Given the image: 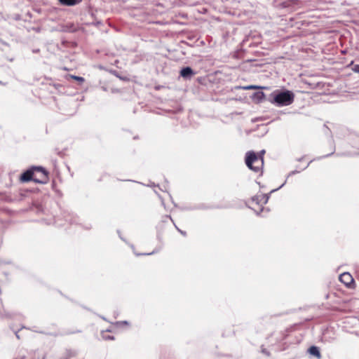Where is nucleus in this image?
Instances as JSON below:
<instances>
[{"label": "nucleus", "mask_w": 359, "mask_h": 359, "mask_svg": "<svg viewBox=\"0 0 359 359\" xmlns=\"http://www.w3.org/2000/svg\"><path fill=\"white\" fill-rule=\"evenodd\" d=\"M306 83H307V84H309V85L311 86V88H310L311 89H315V88H316V87H315V86H313V84H312V83H307V82H306Z\"/></svg>", "instance_id": "nucleus-63"}, {"label": "nucleus", "mask_w": 359, "mask_h": 359, "mask_svg": "<svg viewBox=\"0 0 359 359\" xmlns=\"http://www.w3.org/2000/svg\"><path fill=\"white\" fill-rule=\"evenodd\" d=\"M326 332H327V330H324L323 331V337L320 338V341L322 342H327V341H328L330 343L332 342L335 339V338L334 337H329V338H327L325 336L326 335Z\"/></svg>", "instance_id": "nucleus-27"}, {"label": "nucleus", "mask_w": 359, "mask_h": 359, "mask_svg": "<svg viewBox=\"0 0 359 359\" xmlns=\"http://www.w3.org/2000/svg\"><path fill=\"white\" fill-rule=\"evenodd\" d=\"M211 81V86L212 87L214 84H217L219 83V79H217L214 75H213V79H210Z\"/></svg>", "instance_id": "nucleus-44"}, {"label": "nucleus", "mask_w": 359, "mask_h": 359, "mask_svg": "<svg viewBox=\"0 0 359 359\" xmlns=\"http://www.w3.org/2000/svg\"><path fill=\"white\" fill-rule=\"evenodd\" d=\"M116 233H117V234H118V236L119 238H120L122 241H123L125 243H128V241H127V239H126L125 237H123V236H122V234H121V230H120V229H117V230H116Z\"/></svg>", "instance_id": "nucleus-32"}, {"label": "nucleus", "mask_w": 359, "mask_h": 359, "mask_svg": "<svg viewBox=\"0 0 359 359\" xmlns=\"http://www.w3.org/2000/svg\"><path fill=\"white\" fill-rule=\"evenodd\" d=\"M60 6L66 7H74L81 4L83 0H57Z\"/></svg>", "instance_id": "nucleus-15"}, {"label": "nucleus", "mask_w": 359, "mask_h": 359, "mask_svg": "<svg viewBox=\"0 0 359 359\" xmlns=\"http://www.w3.org/2000/svg\"><path fill=\"white\" fill-rule=\"evenodd\" d=\"M32 52H33L34 53H39V52H40V49H39V48L33 49V50H32Z\"/></svg>", "instance_id": "nucleus-59"}, {"label": "nucleus", "mask_w": 359, "mask_h": 359, "mask_svg": "<svg viewBox=\"0 0 359 359\" xmlns=\"http://www.w3.org/2000/svg\"><path fill=\"white\" fill-rule=\"evenodd\" d=\"M32 168L34 169V173L40 172L42 174L43 177H50V172L46 167L41 165H32Z\"/></svg>", "instance_id": "nucleus-16"}, {"label": "nucleus", "mask_w": 359, "mask_h": 359, "mask_svg": "<svg viewBox=\"0 0 359 359\" xmlns=\"http://www.w3.org/2000/svg\"><path fill=\"white\" fill-rule=\"evenodd\" d=\"M109 72L112 75L115 76L116 78H118L121 81L128 82L130 81V79L128 75H121V74L116 69H109Z\"/></svg>", "instance_id": "nucleus-17"}, {"label": "nucleus", "mask_w": 359, "mask_h": 359, "mask_svg": "<svg viewBox=\"0 0 359 359\" xmlns=\"http://www.w3.org/2000/svg\"><path fill=\"white\" fill-rule=\"evenodd\" d=\"M257 154L254 150L248 151L245 154V163L248 168H250L252 164L257 162Z\"/></svg>", "instance_id": "nucleus-11"}, {"label": "nucleus", "mask_w": 359, "mask_h": 359, "mask_svg": "<svg viewBox=\"0 0 359 359\" xmlns=\"http://www.w3.org/2000/svg\"><path fill=\"white\" fill-rule=\"evenodd\" d=\"M352 70L355 73L359 74V64H355L353 66Z\"/></svg>", "instance_id": "nucleus-43"}, {"label": "nucleus", "mask_w": 359, "mask_h": 359, "mask_svg": "<svg viewBox=\"0 0 359 359\" xmlns=\"http://www.w3.org/2000/svg\"><path fill=\"white\" fill-rule=\"evenodd\" d=\"M246 207L251 209V210H253L255 213L256 214L257 216H259V217H261L262 216V212L261 211L259 210H256L255 209H253L252 208H251L250 206H249L248 204H246Z\"/></svg>", "instance_id": "nucleus-42"}, {"label": "nucleus", "mask_w": 359, "mask_h": 359, "mask_svg": "<svg viewBox=\"0 0 359 359\" xmlns=\"http://www.w3.org/2000/svg\"><path fill=\"white\" fill-rule=\"evenodd\" d=\"M60 294L62 296H63V297H65V298H67V299H69V301H71L72 302L76 303V302H75L74 299H70V298H69V297H68L67 296L65 295V294H64L61 291H60Z\"/></svg>", "instance_id": "nucleus-50"}, {"label": "nucleus", "mask_w": 359, "mask_h": 359, "mask_svg": "<svg viewBox=\"0 0 359 359\" xmlns=\"http://www.w3.org/2000/svg\"><path fill=\"white\" fill-rule=\"evenodd\" d=\"M102 338L105 341H114L115 340V337L114 335L107 334L106 331L101 332Z\"/></svg>", "instance_id": "nucleus-24"}, {"label": "nucleus", "mask_w": 359, "mask_h": 359, "mask_svg": "<svg viewBox=\"0 0 359 359\" xmlns=\"http://www.w3.org/2000/svg\"><path fill=\"white\" fill-rule=\"evenodd\" d=\"M259 210L261 211V212H264L265 210V207H264L263 205H261Z\"/></svg>", "instance_id": "nucleus-62"}, {"label": "nucleus", "mask_w": 359, "mask_h": 359, "mask_svg": "<svg viewBox=\"0 0 359 359\" xmlns=\"http://www.w3.org/2000/svg\"><path fill=\"white\" fill-rule=\"evenodd\" d=\"M181 43L186 44L187 46H192V45L189 44L188 42L185 41H181Z\"/></svg>", "instance_id": "nucleus-61"}, {"label": "nucleus", "mask_w": 359, "mask_h": 359, "mask_svg": "<svg viewBox=\"0 0 359 359\" xmlns=\"http://www.w3.org/2000/svg\"><path fill=\"white\" fill-rule=\"evenodd\" d=\"M207 81V79L205 78V76H199L196 79V81L199 84L201 85L204 81Z\"/></svg>", "instance_id": "nucleus-38"}, {"label": "nucleus", "mask_w": 359, "mask_h": 359, "mask_svg": "<svg viewBox=\"0 0 359 359\" xmlns=\"http://www.w3.org/2000/svg\"><path fill=\"white\" fill-rule=\"evenodd\" d=\"M51 187H52L53 190H54L57 194V195H59L60 196L62 195V191L56 189L57 182H55V180L52 181Z\"/></svg>", "instance_id": "nucleus-30"}, {"label": "nucleus", "mask_w": 359, "mask_h": 359, "mask_svg": "<svg viewBox=\"0 0 359 359\" xmlns=\"http://www.w3.org/2000/svg\"><path fill=\"white\" fill-rule=\"evenodd\" d=\"M339 280L348 289H353L355 287V281L348 272H344L340 274Z\"/></svg>", "instance_id": "nucleus-9"}, {"label": "nucleus", "mask_w": 359, "mask_h": 359, "mask_svg": "<svg viewBox=\"0 0 359 359\" xmlns=\"http://www.w3.org/2000/svg\"><path fill=\"white\" fill-rule=\"evenodd\" d=\"M323 127L325 128V130L324 131L325 134L329 137H330V147H331V152L327 154H325V155H323V156H317L316 158H314L313 159L311 160L308 163L307 165L303 168L301 170H297V169H295L294 170H292L290 171L287 175V177H286V181L287 180L288 177H291V176H293L294 175H297L298 173H299L301 171H303L304 170H306L309 166V165L315 161H320L323 158H328V157H330L332 156V154L334 153V151L336 150V147H335V144H334V139H333V135H332V131L327 126L326 124H324L323 125Z\"/></svg>", "instance_id": "nucleus-2"}, {"label": "nucleus", "mask_w": 359, "mask_h": 359, "mask_svg": "<svg viewBox=\"0 0 359 359\" xmlns=\"http://www.w3.org/2000/svg\"><path fill=\"white\" fill-rule=\"evenodd\" d=\"M19 331H20V330H17V331L13 330V332H14V333H15V337H16L18 339L20 338V335H19V334H18Z\"/></svg>", "instance_id": "nucleus-54"}, {"label": "nucleus", "mask_w": 359, "mask_h": 359, "mask_svg": "<svg viewBox=\"0 0 359 359\" xmlns=\"http://www.w3.org/2000/svg\"><path fill=\"white\" fill-rule=\"evenodd\" d=\"M299 310H301V308L292 309L287 310V311H283V312L274 313L271 316L272 317H280V316H283L284 315H288V314H290V313H295V312H297V311H299Z\"/></svg>", "instance_id": "nucleus-19"}, {"label": "nucleus", "mask_w": 359, "mask_h": 359, "mask_svg": "<svg viewBox=\"0 0 359 359\" xmlns=\"http://www.w3.org/2000/svg\"><path fill=\"white\" fill-rule=\"evenodd\" d=\"M154 193L157 195L159 200H161V205L163 206V208L165 209H166L165 201H164V198H163V196L156 190H154Z\"/></svg>", "instance_id": "nucleus-31"}, {"label": "nucleus", "mask_w": 359, "mask_h": 359, "mask_svg": "<svg viewBox=\"0 0 359 359\" xmlns=\"http://www.w3.org/2000/svg\"><path fill=\"white\" fill-rule=\"evenodd\" d=\"M334 154H335V156H338V157L344 156H346L347 155L346 153H344V152H343V153H335L334 152L332 155H334Z\"/></svg>", "instance_id": "nucleus-49"}, {"label": "nucleus", "mask_w": 359, "mask_h": 359, "mask_svg": "<svg viewBox=\"0 0 359 359\" xmlns=\"http://www.w3.org/2000/svg\"><path fill=\"white\" fill-rule=\"evenodd\" d=\"M261 352L263 354L266 355V356H270L271 355L269 351L267 348H264V346H262L261 347Z\"/></svg>", "instance_id": "nucleus-39"}, {"label": "nucleus", "mask_w": 359, "mask_h": 359, "mask_svg": "<svg viewBox=\"0 0 359 359\" xmlns=\"http://www.w3.org/2000/svg\"><path fill=\"white\" fill-rule=\"evenodd\" d=\"M222 207L219 205L208 204L205 203H200L195 204L196 210H208L213 209H220Z\"/></svg>", "instance_id": "nucleus-12"}, {"label": "nucleus", "mask_w": 359, "mask_h": 359, "mask_svg": "<svg viewBox=\"0 0 359 359\" xmlns=\"http://www.w3.org/2000/svg\"><path fill=\"white\" fill-rule=\"evenodd\" d=\"M159 228H160V226H157V234H156V238H157V239H158L160 242H161V241H162V239H163V233H162V232H161V231H160Z\"/></svg>", "instance_id": "nucleus-35"}, {"label": "nucleus", "mask_w": 359, "mask_h": 359, "mask_svg": "<svg viewBox=\"0 0 359 359\" xmlns=\"http://www.w3.org/2000/svg\"><path fill=\"white\" fill-rule=\"evenodd\" d=\"M285 184H286V180H285L283 184H281L278 188L271 190L267 194H262V200L263 201V204L266 205L269 202L271 194L275 193L277 191H278L279 189H282L285 185Z\"/></svg>", "instance_id": "nucleus-14"}, {"label": "nucleus", "mask_w": 359, "mask_h": 359, "mask_svg": "<svg viewBox=\"0 0 359 359\" xmlns=\"http://www.w3.org/2000/svg\"><path fill=\"white\" fill-rule=\"evenodd\" d=\"M264 89L269 90V87L260 86V88H257L255 92L249 95L255 104H260L266 100L268 101V95L264 93Z\"/></svg>", "instance_id": "nucleus-4"}, {"label": "nucleus", "mask_w": 359, "mask_h": 359, "mask_svg": "<svg viewBox=\"0 0 359 359\" xmlns=\"http://www.w3.org/2000/svg\"><path fill=\"white\" fill-rule=\"evenodd\" d=\"M250 168H248V169H250V170L255 172H260V174H259V176L262 175H263V169H264V165H262V164L261 163L260 165H254L253 164L252 165V166H250Z\"/></svg>", "instance_id": "nucleus-20"}, {"label": "nucleus", "mask_w": 359, "mask_h": 359, "mask_svg": "<svg viewBox=\"0 0 359 359\" xmlns=\"http://www.w3.org/2000/svg\"><path fill=\"white\" fill-rule=\"evenodd\" d=\"M147 186L150 187H158L161 191H164V190L160 187L158 184H155L154 182H150V184H148Z\"/></svg>", "instance_id": "nucleus-41"}, {"label": "nucleus", "mask_w": 359, "mask_h": 359, "mask_svg": "<svg viewBox=\"0 0 359 359\" xmlns=\"http://www.w3.org/2000/svg\"><path fill=\"white\" fill-rule=\"evenodd\" d=\"M305 156H305V155H304V156H301V157H299V158H297L296 159V161H298V162H302V161H303V160L304 159Z\"/></svg>", "instance_id": "nucleus-52"}, {"label": "nucleus", "mask_w": 359, "mask_h": 359, "mask_svg": "<svg viewBox=\"0 0 359 359\" xmlns=\"http://www.w3.org/2000/svg\"><path fill=\"white\" fill-rule=\"evenodd\" d=\"M260 88V86L259 85H255V84H250V85H247V86H236V88H241L243 90H256L257 88Z\"/></svg>", "instance_id": "nucleus-23"}, {"label": "nucleus", "mask_w": 359, "mask_h": 359, "mask_svg": "<svg viewBox=\"0 0 359 359\" xmlns=\"http://www.w3.org/2000/svg\"><path fill=\"white\" fill-rule=\"evenodd\" d=\"M62 32L74 33L76 32V28L73 23H69L62 27L60 29Z\"/></svg>", "instance_id": "nucleus-18"}, {"label": "nucleus", "mask_w": 359, "mask_h": 359, "mask_svg": "<svg viewBox=\"0 0 359 359\" xmlns=\"http://www.w3.org/2000/svg\"><path fill=\"white\" fill-rule=\"evenodd\" d=\"M266 153L265 149H262L258 152H256L257 154L258 160L261 161L262 165L264 164V154Z\"/></svg>", "instance_id": "nucleus-25"}, {"label": "nucleus", "mask_w": 359, "mask_h": 359, "mask_svg": "<svg viewBox=\"0 0 359 359\" xmlns=\"http://www.w3.org/2000/svg\"><path fill=\"white\" fill-rule=\"evenodd\" d=\"M80 306H81L83 309H86V310H87V311H91V309H90V308H88V307H87V306H84V305L81 304Z\"/></svg>", "instance_id": "nucleus-56"}, {"label": "nucleus", "mask_w": 359, "mask_h": 359, "mask_svg": "<svg viewBox=\"0 0 359 359\" xmlns=\"http://www.w3.org/2000/svg\"><path fill=\"white\" fill-rule=\"evenodd\" d=\"M167 219H170L172 222L173 224L175 223L172 217L169 215H166L164 216V219L162 220V222L163 223L166 222Z\"/></svg>", "instance_id": "nucleus-45"}, {"label": "nucleus", "mask_w": 359, "mask_h": 359, "mask_svg": "<svg viewBox=\"0 0 359 359\" xmlns=\"http://www.w3.org/2000/svg\"><path fill=\"white\" fill-rule=\"evenodd\" d=\"M162 88H163V86L157 85V86H155V88H155V90H161Z\"/></svg>", "instance_id": "nucleus-55"}, {"label": "nucleus", "mask_w": 359, "mask_h": 359, "mask_svg": "<svg viewBox=\"0 0 359 359\" xmlns=\"http://www.w3.org/2000/svg\"><path fill=\"white\" fill-rule=\"evenodd\" d=\"M250 200L255 202L256 204L259 205L261 200L259 198V196L255 195L251 197Z\"/></svg>", "instance_id": "nucleus-34"}, {"label": "nucleus", "mask_w": 359, "mask_h": 359, "mask_svg": "<svg viewBox=\"0 0 359 359\" xmlns=\"http://www.w3.org/2000/svg\"><path fill=\"white\" fill-rule=\"evenodd\" d=\"M39 191V189L38 188H19L11 191L8 201L12 202L21 201L29 198L31 194Z\"/></svg>", "instance_id": "nucleus-3"}, {"label": "nucleus", "mask_w": 359, "mask_h": 359, "mask_svg": "<svg viewBox=\"0 0 359 359\" xmlns=\"http://www.w3.org/2000/svg\"><path fill=\"white\" fill-rule=\"evenodd\" d=\"M34 175V171L32 165H29L19 175L18 180L21 184H26L32 182Z\"/></svg>", "instance_id": "nucleus-8"}, {"label": "nucleus", "mask_w": 359, "mask_h": 359, "mask_svg": "<svg viewBox=\"0 0 359 359\" xmlns=\"http://www.w3.org/2000/svg\"><path fill=\"white\" fill-rule=\"evenodd\" d=\"M299 0H274L273 5L280 9H294L299 6Z\"/></svg>", "instance_id": "nucleus-6"}, {"label": "nucleus", "mask_w": 359, "mask_h": 359, "mask_svg": "<svg viewBox=\"0 0 359 359\" xmlns=\"http://www.w3.org/2000/svg\"><path fill=\"white\" fill-rule=\"evenodd\" d=\"M132 250H133V253L137 256V257H140V256H149V255H154L157 252H158L161 250V247H159V248H156L152 252H142V253H138L135 251V245L133 244V243H130L128 241V243H126Z\"/></svg>", "instance_id": "nucleus-13"}, {"label": "nucleus", "mask_w": 359, "mask_h": 359, "mask_svg": "<svg viewBox=\"0 0 359 359\" xmlns=\"http://www.w3.org/2000/svg\"><path fill=\"white\" fill-rule=\"evenodd\" d=\"M86 12L90 16L93 20L91 22H86V25L98 27L103 25L102 21L101 20L97 19V8H95L93 6L88 4L86 7Z\"/></svg>", "instance_id": "nucleus-5"}, {"label": "nucleus", "mask_w": 359, "mask_h": 359, "mask_svg": "<svg viewBox=\"0 0 359 359\" xmlns=\"http://www.w3.org/2000/svg\"><path fill=\"white\" fill-rule=\"evenodd\" d=\"M119 92V89L118 88H111V93H118Z\"/></svg>", "instance_id": "nucleus-57"}, {"label": "nucleus", "mask_w": 359, "mask_h": 359, "mask_svg": "<svg viewBox=\"0 0 359 359\" xmlns=\"http://www.w3.org/2000/svg\"><path fill=\"white\" fill-rule=\"evenodd\" d=\"M94 313L96 314L97 316H99L101 319H102L105 321H108L107 319L104 316L100 315V314H97L96 313Z\"/></svg>", "instance_id": "nucleus-53"}, {"label": "nucleus", "mask_w": 359, "mask_h": 359, "mask_svg": "<svg viewBox=\"0 0 359 359\" xmlns=\"http://www.w3.org/2000/svg\"><path fill=\"white\" fill-rule=\"evenodd\" d=\"M306 354L310 359H321L320 348L315 344L310 345L306 349Z\"/></svg>", "instance_id": "nucleus-10"}, {"label": "nucleus", "mask_w": 359, "mask_h": 359, "mask_svg": "<svg viewBox=\"0 0 359 359\" xmlns=\"http://www.w3.org/2000/svg\"><path fill=\"white\" fill-rule=\"evenodd\" d=\"M50 177H43L41 179L33 177V180L32 182H34L36 184H46L49 182Z\"/></svg>", "instance_id": "nucleus-22"}, {"label": "nucleus", "mask_w": 359, "mask_h": 359, "mask_svg": "<svg viewBox=\"0 0 359 359\" xmlns=\"http://www.w3.org/2000/svg\"><path fill=\"white\" fill-rule=\"evenodd\" d=\"M98 68H99L100 69H101V70H104V71H107V72H109V69H108L107 67H104V66H103V65H98Z\"/></svg>", "instance_id": "nucleus-48"}, {"label": "nucleus", "mask_w": 359, "mask_h": 359, "mask_svg": "<svg viewBox=\"0 0 359 359\" xmlns=\"http://www.w3.org/2000/svg\"><path fill=\"white\" fill-rule=\"evenodd\" d=\"M57 150V154L61 157V158H63L65 155H66V150L67 149H64L62 150Z\"/></svg>", "instance_id": "nucleus-36"}, {"label": "nucleus", "mask_w": 359, "mask_h": 359, "mask_svg": "<svg viewBox=\"0 0 359 359\" xmlns=\"http://www.w3.org/2000/svg\"><path fill=\"white\" fill-rule=\"evenodd\" d=\"M180 209L182 211H194L196 210L195 204L180 207Z\"/></svg>", "instance_id": "nucleus-29"}, {"label": "nucleus", "mask_w": 359, "mask_h": 359, "mask_svg": "<svg viewBox=\"0 0 359 359\" xmlns=\"http://www.w3.org/2000/svg\"><path fill=\"white\" fill-rule=\"evenodd\" d=\"M280 351H285L287 348H288V345L287 344L286 342H284L281 345H280Z\"/></svg>", "instance_id": "nucleus-46"}, {"label": "nucleus", "mask_w": 359, "mask_h": 359, "mask_svg": "<svg viewBox=\"0 0 359 359\" xmlns=\"http://www.w3.org/2000/svg\"><path fill=\"white\" fill-rule=\"evenodd\" d=\"M175 227L177 229V231L183 236L186 237L187 236V231H183L180 229L175 223H174Z\"/></svg>", "instance_id": "nucleus-37"}, {"label": "nucleus", "mask_w": 359, "mask_h": 359, "mask_svg": "<svg viewBox=\"0 0 359 359\" xmlns=\"http://www.w3.org/2000/svg\"><path fill=\"white\" fill-rule=\"evenodd\" d=\"M168 195H169V197H170V201H171L172 203L173 204V205H174L175 208H178L179 206H178L177 203H176L175 202V201L173 200V198H172V197L171 194H170V193H168Z\"/></svg>", "instance_id": "nucleus-47"}, {"label": "nucleus", "mask_w": 359, "mask_h": 359, "mask_svg": "<svg viewBox=\"0 0 359 359\" xmlns=\"http://www.w3.org/2000/svg\"><path fill=\"white\" fill-rule=\"evenodd\" d=\"M294 91L285 86L280 87L268 95V101L278 107L291 105L294 102Z\"/></svg>", "instance_id": "nucleus-1"}, {"label": "nucleus", "mask_w": 359, "mask_h": 359, "mask_svg": "<svg viewBox=\"0 0 359 359\" xmlns=\"http://www.w3.org/2000/svg\"><path fill=\"white\" fill-rule=\"evenodd\" d=\"M205 78L207 79V81H204L202 86H206L207 88H212L210 79H213V75L208 74L207 76H205Z\"/></svg>", "instance_id": "nucleus-26"}, {"label": "nucleus", "mask_w": 359, "mask_h": 359, "mask_svg": "<svg viewBox=\"0 0 359 359\" xmlns=\"http://www.w3.org/2000/svg\"><path fill=\"white\" fill-rule=\"evenodd\" d=\"M113 324L116 327H121V326H128L130 325L129 321L128 320H119L116 321L115 323H113Z\"/></svg>", "instance_id": "nucleus-28"}, {"label": "nucleus", "mask_w": 359, "mask_h": 359, "mask_svg": "<svg viewBox=\"0 0 359 359\" xmlns=\"http://www.w3.org/2000/svg\"><path fill=\"white\" fill-rule=\"evenodd\" d=\"M256 183L259 186L261 189L264 187V186L262 184L261 182L256 181Z\"/></svg>", "instance_id": "nucleus-60"}, {"label": "nucleus", "mask_w": 359, "mask_h": 359, "mask_svg": "<svg viewBox=\"0 0 359 359\" xmlns=\"http://www.w3.org/2000/svg\"><path fill=\"white\" fill-rule=\"evenodd\" d=\"M68 76L77 82L79 85H82L85 82V78L83 76L74 74H69Z\"/></svg>", "instance_id": "nucleus-21"}, {"label": "nucleus", "mask_w": 359, "mask_h": 359, "mask_svg": "<svg viewBox=\"0 0 359 359\" xmlns=\"http://www.w3.org/2000/svg\"><path fill=\"white\" fill-rule=\"evenodd\" d=\"M66 220H67V221H69V223H71V224H73V223H74V222H75L74 221H73V219H66Z\"/></svg>", "instance_id": "nucleus-64"}, {"label": "nucleus", "mask_w": 359, "mask_h": 359, "mask_svg": "<svg viewBox=\"0 0 359 359\" xmlns=\"http://www.w3.org/2000/svg\"><path fill=\"white\" fill-rule=\"evenodd\" d=\"M101 89H102L103 91H105V92H107V91L108 90L107 87V86H101Z\"/></svg>", "instance_id": "nucleus-58"}, {"label": "nucleus", "mask_w": 359, "mask_h": 359, "mask_svg": "<svg viewBox=\"0 0 359 359\" xmlns=\"http://www.w3.org/2000/svg\"><path fill=\"white\" fill-rule=\"evenodd\" d=\"M195 38H196V35H195L194 34H193V33L189 32V33H188V34H187V39L188 40L192 41V40H194Z\"/></svg>", "instance_id": "nucleus-40"}, {"label": "nucleus", "mask_w": 359, "mask_h": 359, "mask_svg": "<svg viewBox=\"0 0 359 359\" xmlns=\"http://www.w3.org/2000/svg\"><path fill=\"white\" fill-rule=\"evenodd\" d=\"M196 74L197 72L191 66H182L179 70V78H182L184 81H188L191 80Z\"/></svg>", "instance_id": "nucleus-7"}, {"label": "nucleus", "mask_w": 359, "mask_h": 359, "mask_svg": "<svg viewBox=\"0 0 359 359\" xmlns=\"http://www.w3.org/2000/svg\"><path fill=\"white\" fill-rule=\"evenodd\" d=\"M70 357H71L70 351H68L67 355L62 357L60 359H69Z\"/></svg>", "instance_id": "nucleus-51"}, {"label": "nucleus", "mask_w": 359, "mask_h": 359, "mask_svg": "<svg viewBox=\"0 0 359 359\" xmlns=\"http://www.w3.org/2000/svg\"><path fill=\"white\" fill-rule=\"evenodd\" d=\"M352 147L359 149V136H356L355 139L353 140Z\"/></svg>", "instance_id": "nucleus-33"}]
</instances>
